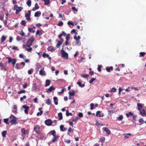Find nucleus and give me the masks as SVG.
I'll list each match as a JSON object with an SVG mask.
<instances>
[{
	"label": "nucleus",
	"mask_w": 146,
	"mask_h": 146,
	"mask_svg": "<svg viewBox=\"0 0 146 146\" xmlns=\"http://www.w3.org/2000/svg\"><path fill=\"white\" fill-rule=\"evenodd\" d=\"M6 58L8 59V63H11L14 66L17 62V60L15 58H12L11 57H7Z\"/></svg>",
	"instance_id": "1"
},
{
	"label": "nucleus",
	"mask_w": 146,
	"mask_h": 146,
	"mask_svg": "<svg viewBox=\"0 0 146 146\" xmlns=\"http://www.w3.org/2000/svg\"><path fill=\"white\" fill-rule=\"evenodd\" d=\"M34 40L35 39L33 36L31 37L28 39L27 44V46L28 47H29L31 46L32 43Z\"/></svg>",
	"instance_id": "2"
},
{
	"label": "nucleus",
	"mask_w": 146,
	"mask_h": 146,
	"mask_svg": "<svg viewBox=\"0 0 146 146\" xmlns=\"http://www.w3.org/2000/svg\"><path fill=\"white\" fill-rule=\"evenodd\" d=\"M10 118L11 119H12H12L10 121V122H11L12 124H15L17 123V118L15 116L13 115H11L10 116Z\"/></svg>",
	"instance_id": "3"
},
{
	"label": "nucleus",
	"mask_w": 146,
	"mask_h": 146,
	"mask_svg": "<svg viewBox=\"0 0 146 146\" xmlns=\"http://www.w3.org/2000/svg\"><path fill=\"white\" fill-rule=\"evenodd\" d=\"M61 53H62V57L67 59L68 58V54L66 52L63 50V48L61 50Z\"/></svg>",
	"instance_id": "4"
},
{
	"label": "nucleus",
	"mask_w": 146,
	"mask_h": 146,
	"mask_svg": "<svg viewBox=\"0 0 146 146\" xmlns=\"http://www.w3.org/2000/svg\"><path fill=\"white\" fill-rule=\"evenodd\" d=\"M0 67H1V70H7L8 69V67L5 64L0 63Z\"/></svg>",
	"instance_id": "5"
},
{
	"label": "nucleus",
	"mask_w": 146,
	"mask_h": 146,
	"mask_svg": "<svg viewBox=\"0 0 146 146\" xmlns=\"http://www.w3.org/2000/svg\"><path fill=\"white\" fill-rule=\"evenodd\" d=\"M22 108L25 109L24 112L25 114H28V110L29 108V107L28 106H27L26 105H23L22 106Z\"/></svg>",
	"instance_id": "6"
},
{
	"label": "nucleus",
	"mask_w": 146,
	"mask_h": 146,
	"mask_svg": "<svg viewBox=\"0 0 146 146\" xmlns=\"http://www.w3.org/2000/svg\"><path fill=\"white\" fill-rule=\"evenodd\" d=\"M45 123L47 125H50L52 124V120L50 119H48L45 121Z\"/></svg>",
	"instance_id": "7"
},
{
	"label": "nucleus",
	"mask_w": 146,
	"mask_h": 146,
	"mask_svg": "<svg viewBox=\"0 0 146 146\" xmlns=\"http://www.w3.org/2000/svg\"><path fill=\"white\" fill-rule=\"evenodd\" d=\"M55 88H54L53 86H52L50 87L48 90L46 91V92L49 93L50 92H52L53 90H55Z\"/></svg>",
	"instance_id": "8"
},
{
	"label": "nucleus",
	"mask_w": 146,
	"mask_h": 146,
	"mask_svg": "<svg viewBox=\"0 0 146 146\" xmlns=\"http://www.w3.org/2000/svg\"><path fill=\"white\" fill-rule=\"evenodd\" d=\"M21 131L23 134L25 135L29 133L28 131L27 130H25L24 128L21 129Z\"/></svg>",
	"instance_id": "9"
},
{
	"label": "nucleus",
	"mask_w": 146,
	"mask_h": 146,
	"mask_svg": "<svg viewBox=\"0 0 146 146\" xmlns=\"http://www.w3.org/2000/svg\"><path fill=\"white\" fill-rule=\"evenodd\" d=\"M139 111H140L139 113V114H141L143 116L146 115V114L145 113V111L144 110L142 109V110H140Z\"/></svg>",
	"instance_id": "10"
},
{
	"label": "nucleus",
	"mask_w": 146,
	"mask_h": 146,
	"mask_svg": "<svg viewBox=\"0 0 146 146\" xmlns=\"http://www.w3.org/2000/svg\"><path fill=\"white\" fill-rule=\"evenodd\" d=\"M103 129L108 134H110V131L108 129V128L107 127L103 128Z\"/></svg>",
	"instance_id": "11"
},
{
	"label": "nucleus",
	"mask_w": 146,
	"mask_h": 146,
	"mask_svg": "<svg viewBox=\"0 0 146 146\" xmlns=\"http://www.w3.org/2000/svg\"><path fill=\"white\" fill-rule=\"evenodd\" d=\"M60 131H66L67 130V129L64 127V125H62L60 127Z\"/></svg>",
	"instance_id": "12"
},
{
	"label": "nucleus",
	"mask_w": 146,
	"mask_h": 146,
	"mask_svg": "<svg viewBox=\"0 0 146 146\" xmlns=\"http://www.w3.org/2000/svg\"><path fill=\"white\" fill-rule=\"evenodd\" d=\"M53 137L54 138L52 139V142H55L57 141L58 139V135H56Z\"/></svg>",
	"instance_id": "13"
},
{
	"label": "nucleus",
	"mask_w": 146,
	"mask_h": 146,
	"mask_svg": "<svg viewBox=\"0 0 146 146\" xmlns=\"http://www.w3.org/2000/svg\"><path fill=\"white\" fill-rule=\"evenodd\" d=\"M39 8V7L37 3H36L35 4V7L33 8L32 10L35 11Z\"/></svg>",
	"instance_id": "14"
},
{
	"label": "nucleus",
	"mask_w": 146,
	"mask_h": 146,
	"mask_svg": "<svg viewBox=\"0 0 146 146\" xmlns=\"http://www.w3.org/2000/svg\"><path fill=\"white\" fill-rule=\"evenodd\" d=\"M52 135L53 136L56 135V133L55 130H52L50 131L48 134Z\"/></svg>",
	"instance_id": "15"
},
{
	"label": "nucleus",
	"mask_w": 146,
	"mask_h": 146,
	"mask_svg": "<svg viewBox=\"0 0 146 146\" xmlns=\"http://www.w3.org/2000/svg\"><path fill=\"white\" fill-rule=\"evenodd\" d=\"M63 41H58V43L56 46V48H59L60 45L62 44Z\"/></svg>",
	"instance_id": "16"
},
{
	"label": "nucleus",
	"mask_w": 146,
	"mask_h": 146,
	"mask_svg": "<svg viewBox=\"0 0 146 146\" xmlns=\"http://www.w3.org/2000/svg\"><path fill=\"white\" fill-rule=\"evenodd\" d=\"M39 74L41 75H44L45 76L46 75V74L45 73V72L44 71H43L42 69H41L39 73Z\"/></svg>",
	"instance_id": "17"
},
{
	"label": "nucleus",
	"mask_w": 146,
	"mask_h": 146,
	"mask_svg": "<svg viewBox=\"0 0 146 146\" xmlns=\"http://www.w3.org/2000/svg\"><path fill=\"white\" fill-rule=\"evenodd\" d=\"M43 33V32L42 31H37L36 33V35H41Z\"/></svg>",
	"instance_id": "18"
},
{
	"label": "nucleus",
	"mask_w": 146,
	"mask_h": 146,
	"mask_svg": "<svg viewBox=\"0 0 146 146\" xmlns=\"http://www.w3.org/2000/svg\"><path fill=\"white\" fill-rule=\"evenodd\" d=\"M53 100L55 104L56 105H57L58 104V100L57 98L56 97H54L53 98Z\"/></svg>",
	"instance_id": "19"
},
{
	"label": "nucleus",
	"mask_w": 146,
	"mask_h": 146,
	"mask_svg": "<svg viewBox=\"0 0 146 146\" xmlns=\"http://www.w3.org/2000/svg\"><path fill=\"white\" fill-rule=\"evenodd\" d=\"M137 107L138 108V110H140L142 109L143 107L141 104L138 103L137 104Z\"/></svg>",
	"instance_id": "20"
},
{
	"label": "nucleus",
	"mask_w": 146,
	"mask_h": 146,
	"mask_svg": "<svg viewBox=\"0 0 146 146\" xmlns=\"http://www.w3.org/2000/svg\"><path fill=\"white\" fill-rule=\"evenodd\" d=\"M23 7H18V9L17 10H16V13L18 14L19 13V12L21 11V10L23 9Z\"/></svg>",
	"instance_id": "21"
},
{
	"label": "nucleus",
	"mask_w": 146,
	"mask_h": 146,
	"mask_svg": "<svg viewBox=\"0 0 146 146\" xmlns=\"http://www.w3.org/2000/svg\"><path fill=\"white\" fill-rule=\"evenodd\" d=\"M115 111L114 110H108V114L110 115V116H111L112 114L115 112Z\"/></svg>",
	"instance_id": "22"
},
{
	"label": "nucleus",
	"mask_w": 146,
	"mask_h": 146,
	"mask_svg": "<svg viewBox=\"0 0 146 146\" xmlns=\"http://www.w3.org/2000/svg\"><path fill=\"white\" fill-rule=\"evenodd\" d=\"M41 15V12L40 11L36 12L35 14V17H38Z\"/></svg>",
	"instance_id": "23"
},
{
	"label": "nucleus",
	"mask_w": 146,
	"mask_h": 146,
	"mask_svg": "<svg viewBox=\"0 0 146 146\" xmlns=\"http://www.w3.org/2000/svg\"><path fill=\"white\" fill-rule=\"evenodd\" d=\"M30 15H29L27 13H26L25 15V17H26V19L28 21H29L31 20V19L30 18Z\"/></svg>",
	"instance_id": "24"
},
{
	"label": "nucleus",
	"mask_w": 146,
	"mask_h": 146,
	"mask_svg": "<svg viewBox=\"0 0 146 146\" xmlns=\"http://www.w3.org/2000/svg\"><path fill=\"white\" fill-rule=\"evenodd\" d=\"M50 80H46V85L45 86L46 87L47 86H49L50 84Z\"/></svg>",
	"instance_id": "25"
},
{
	"label": "nucleus",
	"mask_w": 146,
	"mask_h": 146,
	"mask_svg": "<svg viewBox=\"0 0 146 146\" xmlns=\"http://www.w3.org/2000/svg\"><path fill=\"white\" fill-rule=\"evenodd\" d=\"M113 69V68L112 66H110L109 68L107 67L106 69V71L108 72H110L111 70H112Z\"/></svg>",
	"instance_id": "26"
},
{
	"label": "nucleus",
	"mask_w": 146,
	"mask_h": 146,
	"mask_svg": "<svg viewBox=\"0 0 146 146\" xmlns=\"http://www.w3.org/2000/svg\"><path fill=\"white\" fill-rule=\"evenodd\" d=\"M77 84L79 86L81 87H83L85 86V84H81V82H80L78 81L77 82Z\"/></svg>",
	"instance_id": "27"
},
{
	"label": "nucleus",
	"mask_w": 146,
	"mask_h": 146,
	"mask_svg": "<svg viewBox=\"0 0 146 146\" xmlns=\"http://www.w3.org/2000/svg\"><path fill=\"white\" fill-rule=\"evenodd\" d=\"M74 39H75L76 40V44H80V41L79 40H78L76 39V36H75L74 37Z\"/></svg>",
	"instance_id": "28"
},
{
	"label": "nucleus",
	"mask_w": 146,
	"mask_h": 146,
	"mask_svg": "<svg viewBox=\"0 0 146 146\" xmlns=\"http://www.w3.org/2000/svg\"><path fill=\"white\" fill-rule=\"evenodd\" d=\"M46 104L48 105H49L51 104V102L49 98H48L46 100Z\"/></svg>",
	"instance_id": "29"
},
{
	"label": "nucleus",
	"mask_w": 146,
	"mask_h": 146,
	"mask_svg": "<svg viewBox=\"0 0 146 146\" xmlns=\"http://www.w3.org/2000/svg\"><path fill=\"white\" fill-rule=\"evenodd\" d=\"M37 89V86L36 84L35 83L33 84L32 87V89L35 90Z\"/></svg>",
	"instance_id": "30"
},
{
	"label": "nucleus",
	"mask_w": 146,
	"mask_h": 146,
	"mask_svg": "<svg viewBox=\"0 0 146 146\" xmlns=\"http://www.w3.org/2000/svg\"><path fill=\"white\" fill-rule=\"evenodd\" d=\"M123 135H125L124 137L126 138H127L129 137L128 135L130 136H132V134L130 133H127L125 134H123Z\"/></svg>",
	"instance_id": "31"
},
{
	"label": "nucleus",
	"mask_w": 146,
	"mask_h": 146,
	"mask_svg": "<svg viewBox=\"0 0 146 146\" xmlns=\"http://www.w3.org/2000/svg\"><path fill=\"white\" fill-rule=\"evenodd\" d=\"M48 50L52 52H54L55 50L54 48L52 47H50L48 48Z\"/></svg>",
	"instance_id": "32"
},
{
	"label": "nucleus",
	"mask_w": 146,
	"mask_h": 146,
	"mask_svg": "<svg viewBox=\"0 0 146 146\" xmlns=\"http://www.w3.org/2000/svg\"><path fill=\"white\" fill-rule=\"evenodd\" d=\"M101 112V111H97L96 113V115L97 116L100 117H101V115L100 114V113Z\"/></svg>",
	"instance_id": "33"
},
{
	"label": "nucleus",
	"mask_w": 146,
	"mask_h": 146,
	"mask_svg": "<svg viewBox=\"0 0 146 146\" xmlns=\"http://www.w3.org/2000/svg\"><path fill=\"white\" fill-rule=\"evenodd\" d=\"M44 1V5H48L50 3V0H43Z\"/></svg>",
	"instance_id": "34"
},
{
	"label": "nucleus",
	"mask_w": 146,
	"mask_h": 146,
	"mask_svg": "<svg viewBox=\"0 0 146 146\" xmlns=\"http://www.w3.org/2000/svg\"><path fill=\"white\" fill-rule=\"evenodd\" d=\"M123 118V116L122 115H120L118 117H117V119L119 121L122 120Z\"/></svg>",
	"instance_id": "35"
},
{
	"label": "nucleus",
	"mask_w": 146,
	"mask_h": 146,
	"mask_svg": "<svg viewBox=\"0 0 146 146\" xmlns=\"http://www.w3.org/2000/svg\"><path fill=\"white\" fill-rule=\"evenodd\" d=\"M58 115L59 117V119L61 120L62 119V113L61 112H60L58 113Z\"/></svg>",
	"instance_id": "36"
},
{
	"label": "nucleus",
	"mask_w": 146,
	"mask_h": 146,
	"mask_svg": "<svg viewBox=\"0 0 146 146\" xmlns=\"http://www.w3.org/2000/svg\"><path fill=\"white\" fill-rule=\"evenodd\" d=\"M19 33L22 36H25V34L23 32V30H21V31H20Z\"/></svg>",
	"instance_id": "37"
},
{
	"label": "nucleus",
	"mask_w": 146,
	"mask_h": 146,
	"mask_svg": "<svg viewBox=\"0 0 146 146\" xmlns=\"http://www.w3.org/2000/svg\"><path fill=\"white\" fill-rule=\"evenodd\" d=\"M19 57L21 58H22L23 59H25L26 58V57L23 54H20L19 55Z\"/></svg>",
	"instance_id": "38"
},
{
	"label": "nucleus",
	"mask_w": 146,
	"mask_h": 146,
	"mask_svg": "<svg viewBox=\"0 0 146 146\" xmlns=\"http://www.w3.org/2000/svg\"><path fill=\"white\" fill-rule=\"evenodd\" d=\"M27 4L29 7L31 6V0H28L27 2Z\"/></svg>",
	"instance_id": "39"
},
{
	"label": "nucleus",
	"mask_w": 146,
	"mask_h": 146,
	"mask_svg": "<svg viewBox=\"0 0 146 146\" xmlns=\"http://www.w3.org/2000/svg\"><path fill=\"white\" fill-rule=\"evenodd\" d=\"M21 65V64L20 63H17L16 64L15 66V68L16 69H20V68L19 67V66Z\"/></svg>",
	"instance_id": "40"
},
{
	"label": "nucleus",
	"mask_w": 146,
	"mask_h": 146,
	"mask_svg": "<svg viewBox=\"0 0 146 146\" xmlns=\"http://www.w3.org/2000/svg\"><path fill=\"white\" fill-rule=\"evenodd\" d=\"M49 55L45 53H44L42 54V56L44 58H47L48 57Z\"/></svg>",
	"instance_id": "41"
},
{
	"label": "nucleus",
	"mask_w": 146,
	"mask_h": 146,
	"mask_svg": "<svg viewBox=\"0 0 146 146\" xmlns=\"http://www.w3.org/2000/svg\"><path fill=\"white\" fill-rule=\"evenodd\" d=\"M6 132L7 131H3L2 132L1 134L3 137H6Z\"/></svg>",
	"instance_id": "42"
},
{
	"label": "nucleus",
	"mask_w": 146,
	"mask_h": 146,
	"mask_svg": "<svg viewBox=\"0 0 146 146\" xmlns=\"http://www.w3.org/2000/svg\"><path fill=\"white\" fill-rule=\"evenodd\" d=\"M6 39V38L4 36H3L1 39V42H3Z\"/></svg>",
	"instance_id": "43"
},
{
	"label": "nucleus",
	"mask_w": 146,
	"mask_h": 146,
	"mask_svg": "<svg viewBox=\"0 0 146 146\" xmlns=\"http://www.w3.org/2000/svg\"><path fill=\"white\" fill-rule=\"evenodd\" d=\"M66 115L67 116H68L69 115H72V113H69L68 111H66Z\"/></svg>",
	"instance_id": "44"
},
{
	"label": "nucleus",
	"mask_w": 146,
	"mask_h": 146,
	"mask_svg": "<svg viewBox=\"0 0 146 146\" xmlns=\"http://www.w3.org/2000/svg\"><path fill=\"white\" fill-rule=\"evenodd\" d=\"M4 122L6 123V124L7 125H9V123L8 122V121H9V119L8 118L7 119H4Z\"/></svg>",
	"instance_id": "45"
},
{
	"label": "nucleus",
	"mask_w": 146,
	"mask_h": 146,
	"mask_svg": "<svg viewBox=\"0 0 146 146\" xmlns=\"http://www.w3.org/2000/svg\"><path fill=\"white\" fill-rule=\"evenodd\" d=\"M33 72V70L32 69H31L28 71V73L29 74H31Z\"/></svg>",
	"instance_id": "46"
},
{
	"label": "nucleus",
	"mask_w": 146,
	"mask_h": 146,
	"mask_svg": "<svg viewBox=\"0 0 146 146\" xmlns=\"http://www.w3.org/2000/svg\"><path fill=\"white\" fill-rule=\"evenodd\" d=\"M25 90H21L19 91L18 92V93L19 94H20L22 93H25Z\"/></svg>",
	"instance_id": "47"
},
{
	"label": "nucleus",
	"mask_w": 146,
	"mask_h": 146,
	"mask_svg": "<svg viewBox=\"0 0 146 146\" xmlns=\"http://www.w3.org/2000/svg\"><path fill=\"white\" fill-rule=\"evenodd\" d=\"M81 76L82 77L84 78H86L87 77H88L89 76L88 74H82Z\"/></svg>",
	"instance_id": "48"
},
{
	"label": "nucleus",
	"mask_w": 146,
	"mask_h": 146,
	"mask_svg": "<svg viewBox=\"0 0 146 146\" xmlns=\"http://www.w3.org/2000/svg\"><path fill=\"white\" fill-rule=\"evenodd\" d=\"M139 121L140 123V125H141V124L143 123H144V121L143 119L142 118L140 119L139 120Z\"/></svg>",
	"instance_id": "49"
},
{
	"label": "nucleus",
	"mask_w": 146,
	"mask_h": 146,
	"mask_svg": "<svg viewBox=\"0 0 146 146\" xmlns=\"http://www.w3.org/2000/svg\"><path fill=\"white\" fill-rule=\"evenodd\" d=\"M69 94L70 96H74L75 95V92H70L68 93Z\"/></svg>",
	"instance_id": "50"
},
{
	"label": "nucleus",
	"mask_w": 146,
	"mask_h": 146,
	"mask_svg": "<svg viewBox=\"0 0 146 146\" xmlns=\"http://www.w3.org/2000/svg\"><path fill=\"white\" fill-rule=\"evenodd\" d=\"M96 79V78H92L91 80L89 81V83L90 84H92L93 81L95 80Z\"/></svg>",
	"instance_id": "51"
},
{
	"label": "nucleus",
	"mask_w": 146,
	"mask_h": 146,
	"mask_svg": "<svg viewBox=\"0 0 146 146\" xmlns=\"http://www.w3.org/2000/svg\"><path fill=\"white\" fill-rule=\"evenodd\" d=\"M139 54L141 56L143 57L144 56L145 54H146V53L145 52H140Z\"/></svg>",
	"instance_id": "52"
},
{
	"label": "nucleus",
	"mask_w": 146,
	"mask_h": 146,
	"mask_svg": "<svg viewBox=\"0 0 146 146\" xmlns=\"http://www.w3.org/2000/svg\"><path fill=\"white\" fill-rule=\"evenodd\" d=\"M27 83H25L23 85V87L25 89L27 87Z\"/></svg>",
	"instance_id": "53"
},
{
	"label": "nucleus",
	"mask_w": 146,
	"mask_h": 146,
	"mask_svg": "<svg viewBox=\"0 0 146 146\" xmlns=\"http://www.w3.org/2000/svg\"><path fill=\"white\" fill-rule=\"evenodd\" d=\"M29 31L30 32H32L33 33H34L35 32V30H34L32 28H29L28 29Z\"/></svg>",
	"instance_id": "54"
},
{
	"label": "nucleus",
	"mask_w": 146,
	"mask_h": 146,
	"mask_svg": "<svg viewBox=\"0 0 146 146\" xmlns=\"http://www.w3.org/2000/svg\"><path fill=\"white\" fill-rule=\"evenodd\" d=\"M27 97L26 96H24L23 97H21L20 98V100L21 101H22L23 99H25Z\"/></svg>",
	"instance_id": "55"
},
{
	"label": "nucleus",
	"mask_w": 146,
	"mask_h": 146,
	"mask_svg": "<svg viewBox=\"0 0 146 146\" xmlns=\"http://www.w3.org/2000/svg\"><path fill=\"white\" fill-rule=\"evenodd\" d=\"M26 50L28 51L29 52H31V51L32 50V48L31 47H30L29 48H26Z\"/></svg>",
	"instance_id": "56"
},
{
	"label": "nucleus",
	"mask_w": 146,
	"mask_h": 146,
	"mask_svg": "<svg viewBox=\"0 0 146 146\" xmlns=\"http://www.w3.org/2000/svg\"><path fill=\"white\" fill-rule=\"evenodd\" d=\"M40 129V127L39 126H35L34 129V131H36V130H37L38 129Z\"/></svg>",
	"instance_id": "57"
},
{
	"label": "nucleus",
	"mask_w": 146,
	"mask_h": 146,
	"mask_svg": "<svg viewBox=\"0 0 146 146\" xmlns=\"http://www.w3.org/2000/svg\"><path fill=\"white\" fill-rule=\"evenodd\" d=\"M105 138L104 137H101L100 139V142H103L104 141H105Z\"/></svg>",
	"instance_id": "58"
},
{
	"label": "nucleus",
	"mask_w": 146,
	"mask_h": 146,
	"mask_svg": "<svg viewBox=\"0 0 146 146\" xmlns=\"http://www.w3.org/2000/svg\"><path fill=\"white\" fill-rule=\"evenodd\" d=\"M94 104L93 103H91L90 104V110H93L94 109Z\"/></svg>",
	"instance_id": "59"
},
{
	"label": "nucleus",
	"mask_w": 146,
	"mask_h": 146,
	"mask_svg": "<svg viewBox=\"0 0 146 146\" xmlns=\"http://www.w3.org/2000/svg\"><path fill=\"white\" fill-rule=\"evenodd\" d=\"M70 34H68L66 35V40L68 41L70 38Z\"/></svg>",
	"instance_id": "60"
},
{
	"label": "nucleus",
	"mask_w": 146,
	"mask_h": 146,
	"mask_svg": "<svg viewBox=\"0 0 146 146\" xmlns=\"http://www.w3.org/2000/svg\"><path fill=\"white\" fill-rule=\"evenodd\" d=\"M21 24L22 25L25 26L26 24V23L25 21L22 20L21 22Z\"/></svg>",
	"instance_id": "61"
},
{
	"label": "nucleus",
	"mask_w": 146,
	"mask_h": 146,
	"mask_svg": "<svg viewBox=\"0 0 146 146\" xmlns=\"http://www.w3.org/2000/svg\"><path fill=\"white\" fill-rule=\"evenodd\" d=\"M78 117H74V118H73L72 119V121H76L78 119Z\"/></svg>",
	"instance_id": "62"
},
{
	"label": "nucleus",
	"mask_w": 146,
	"mask_h": 146,
	"mask_svg": "<svg viewBox=\"0 0 146 146\" xmlns=\"http://www.w3.org/2000/svg\"><path fill=\"white\" fill-rule=\"evenodd\" d=\"M102 67V66L101 65H98V67L97 69L99 72H100L101 71V68Z\"/></svg>",
	"instance_id": "63"
},
{
	"label": "nucleus",
	"mask_w": 146,
	"mask_h": 146,
	"mask_svg": "<svg viewBox=\"0 0 146 146\" xmlns=\"http://www.w3.org/2000/svg\"><path fill=\"white\" fill-rule=\"evenodd\" d=\"M78 116L80 118L82 117L83 116V114L82 113H79L78 114Z\"/></svg>",
	"instance_id": "64"
}]
</instances>
